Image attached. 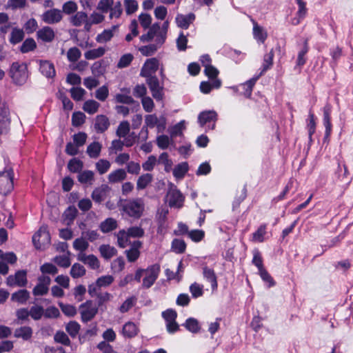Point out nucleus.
<instances>
[{
	"label": "nucleus",
	"mask_w": 353,
	"mask_h": 353,
	"mask_svg": "<svg viewBox=\"0 0 353 353\" xmlns=\"http://www.w3.org/2000/svg\"><path fill=\"white\" fill-rule=\"evenodd\" d=\"M120 206L121 210L129 216L135 219L140 218L145 210V203L141 198L128 200L125 203L121 204Z\"/></svg>",
	"instance_id": "f257e3e1"
},
{
	"label": "nucleus",
	"mask_w": 353,
	"mask_h": 353,
	"mask_svg": "<svg viewBox=\"0 0 353 353\" xmlns=\"http://www.w3.org/2000/svg\"><path fill=\"white\" fill-rule=\"evenodd\" d=\"M10 75L14 83L23 84L28 77L26 64L19 62L13 63L10 69Z\"/></svg>",
	"instance_id": "f03ea898"
},
{
	"label": "nucleus",
	"mask_w": 353,
	"mask_h": 353,
	"mask_svg": "<svg viewBox=\"0 0 353 353\" xmlns=\"http://www.w3.org/2000/svg\"><path fill=\"white\" fill-rule=\"evenodd\" d=\"M32 242L37 249H44L50 244V236L46 226H41L33 235Z\"/></svg>",
	"instance_id": "7ed1b4c3"
},
{
	"label": "nucleus",
	"mask_w": 353,
	"mask_h": 353,
	"mask_svg": "<svg viewBox=\"0 0 353 353\" xmlns=\"http://www.w3.org/2000/svg\"><path fill=\"white\" fill-rule=\"evenodd\" d=\"M13 188L12 170L9 169L0 172V193L7 194L12 190Z\"/></svg>",
	"instance_id": "20e7f679"
},
{
	"label": "nucleus",
	"mask_w": 353,
	"mask_h": 353,
	"mask_svg": "<svg viewBox=\"0 0 353 353\" xmlns=\"http://www.w3.org/2000/svg\"><path fill=\"white\" fill-rule=\"evenodd\" d=\"M162 316L166 322V330L173 334L179 330V325L176 321L177 313L172 309H168L162 312Z\"/></svg>",
	"instance_id": "39448f33"
},
{
	"label": "nucleus",
	"mask_w": 353,
	"mask_h": 353,
	"mask_svg": "<svg viewBox=\"0 0 353 353\" xmlns=\"http://www.w3.org/2000/svg\"><path fill=\"white\" fill-rule=\"evenodd\" d=\"M166 120L165 118L161 117L158 118L156 114H148L145 117L144 128H157L158 132H161L165 129Z\"/></svg>",
	"instance_id": "423d86ee"
},
{
	"label": "nucleus",
	"mask_w": 353,
	"mask_h": 353,
	"mask_svg": "<svg viewBox=\"0 0 353 353\" xmlns=\"http://www.w3.org/2000/svg\"><path fill=\"white\" fill-rule=\"evenodd\" d=\"M97 312L98 307L92 301H86L80 306V314L83 322L92 320Z\"/></svg>",
	"instance_id": "0eeeda50"
},
{
	"label": "nucleus",
	"mask_w": 353,
	"mask_h": 353,
	"mask_svg": "<svg viewBox=\"0 0 353 353\" xmlns=\"http://www.w3.org/2000/svg\"><path fill=\"white\" fill-rule=\"evenodd\" d=\"M160 272V266L159 265H153L145 270V276L143 280V286L148 288L151 287L157 279Z\"/></svg>",
	"instance_id": "6e6552de"
},
{
	"label": "nucleus",
	"mask_w": 353,
	"mask_h": 353,
	"mask_svg": "<svg viewBox=\"0 0 353 353\" xmlns=\"http://www.w3.org/2000/svg\"><path fill=\"white\" fill-rule=\"evenodd\" d=\"M159 67V61L156 58H150L145 61L141 70L140 75L143 77H154L153 74Z\"/></svg>",
	"instance_id": "1a4fd4ad"
},
{
	"label": "nucleus",
	"mask_w": 353,
	"mask_h": 353,
	"mask_svg": "<svg viewBox=\"0 0 353 353\" xmlns=\"http://www.w3.org/2000/svg\"><path fill=\"white\" fill-rule=\"evenodd\" d=\"M168 204L170 207L180 208L183 206L184 197L179 190L172 188L167 194Z\"/></svg>",
	"instance_id": "9d476101"
},
{
	"label": "nucleus",
	"mask_w": 353,
	"mask_h": 353,
	"mask_svg": "<svg viewBox=\"0 0 353 353\" xmlns=\"http://www.w3.org/2000/svg\"><path fill=\"white\" fill-rule=\"evenodd\" d=\"M217 119V114L214 110H207L201 112L199 115L198 120L201 126L208 124L210 129H213L215 125V121Z\"/></svg>",
	"instance_id": "9b49d317"
},
{
	"label": "nucleus",
	"mask_w": 353,
	"mask_h": 353,
	"mask_svg": "<svg viewBox=\"0 0 353 353\" xmlns=\"http://www.w3.org/2000/svg\"><path fill=\"white\" fill-rule=\"evenodd\" d=\"M62 11L59 9H50L46 10L41 15V19L48 24H54L62 20Z\"/></svg>",
	"instance_id": "f8f14e48"
},
{
	"label": "nucleus",
	"mask_w": 353,
	"mask_h": 353,
	"mask_svg": "<svg viewBox=\"0 0 353 353\" xmlns=\"http://www.w3.org/2000/svg\"><path fill=\"white\" fill-rule=\"evenodd\" d=\"M51 279L48 276H41L38 279V283L33 288L32 294L34 296H42L48 293Z\"/></svg>",
	"instance_id": "ddd939ff"
},
{
	"label": "nucleus",
	"mask_w": 353,
	"mask_h": 353,
	"mask_svg": "<svg viewBox=\"0 0 353 353\" xmlns=\"http://www.w3.org/2000/svg\"><path fill=\"white\" fill-rule=\"evenodd\" d=\"M26 272L19 270L14 275H10L7 278V285L9 286L23 287L27 284Z\"/></svg>",
	"instance_id": "4468645a"
},
{
	"label": "nucleus",
	"mask_w": 353,
	"mask_h": 353,
	"mask_svg": "<svg viewBox=\"0 0 353 353\" xmlns=\"http://www.w3.org/2000/svg\"><path fill=\"white\" fill-rule=\"evenodd\" d=\"M146 82L152 92L153 97L157 100H161L163 98V88L159 85V79L157 77H150L146 78Z\"/></svg>",
	"instance_id": "2eb2a0df"
},
{
	"label": "nucleus",
	"mask_w": 353,
	"mask_h": 353,
	"mask_svg": "<svg viewBox=\"0 0 353 353\" xmlns=\"http://www.w3.org/2000/svg\"><path fill=\"white\" fill-rule=\"evenodd\" d=\"M109 191L110 188L108 185H102L94 190L92 193V198L95 202L101 203L107 198Z\"/></svg>",
	"instance_id": "dca6fc26"
},
{
	"label": "nucleus",
	"mask_w": 353,
	"mask_h": 353,
	"mask_svg": "<svg viewBox=\"0 0 353 353\" xmlns=\"http://www.w3.org/2000/svg\"><path fill=\"white\" fill-rule=\"evenodd\" d=\"M78 259L89 265L93 270H97L100 266L99 259L93 254L86 255L85 253H79L78 254Z\"/></svg>",
	"instance_id": "f3484780"
},
{
	"label": "nucleus",
	"mask_w": 353,
	"mask_h": 353,
	"mask_svg": "<svg viewBox=\"0 0 353 353\" xmlns=\"http://www.w3.org/2000/svg\"><path fill=\"white\" fill-rule=\"evenodd\" d=\"M37 36L42 41L49 43L54 40L55 33L52 28L45 26L37 31Z\"/></svg>",
	"instance_id": "a211bd4d"
},
{
	"label": "nucleus",
	"mask_w": 353,
	"mask_h": 353,
	"mask_svg": "<svg viewBox=\"0 0 353 353\" xmlns=\"http://www.w3.org/2000/svg\"><path fill=\"white\" fill-rule=\"evenodd\" d=\"M30 298V292L26 290H19L12 294L11 301L19 305L26 304Z\"/></svg>",
	"instance_id": "6ab92c4d"
},
{
	"label": "nucleus",
	"mask_w": 353,
	"mask_h": 353,
	"mask_svg": "<svg viewBox=\"0 0 353 353\" xmlns=\"http://www.w3.org/2000/svg\"><path fill=\"white\" fill-rule=\"evenodd\" d=\"M39 70L40 72L46 77L52 78L55 75V69L53 63L48 61H39Z\"/></svg>",
	"instance_id": "aec40b11"
},
{
	"label": "nucleus",
	"mask_w": 353,
	"mask_h": 353,
	"mask_svg": "<svg viewBox=\"0 0 353 353\" xmlns=\"http://www.w3.org/2000/svg\"><path fill=\"white\" fill-rule=\"evenodd\" d=\"M195 19L194 14L190 13L187 15L178 14L176 17V22L179 27L187 29L190 23H192Z\"/></svg>",
	"instance_id": "412c9836"
},
{
	"label": "nucleus",
	"mask_w": 353,
	"mask_h": 353,
	"mask_svg": "<svg viewBox=\"0 0 353 353\" xmlns=\"http://www.w3.org/2000/svg\"><path fill=\"white\" fill-rule=\"evenodd\" d=\"M139 332L138 326L133 322H128L124 324L122 333L125 337L132 338L137 335Z\"/></svg>",
	"instance_id": "4be33fe9"
},
{
	"label": "nucleus",
	"mask_w": 353,
	"mask_h": 353,
	"mask_svg": "<svg viewBox=\"0 0 353 353\" xmlns=\"http://www.w3.org/2000/svg\"><path fill=\"white\" fill-rule=\"evenodd\" d=\"M117 30V26H112L110 29L105 30L97 35L96 41L101 43H106L111 40Z\"/></svg>",
	"instance_id": "5701e85b"
},
{
	"label": "nucleus",
	"mask_w": 353,
	"mask_h": 353,
	"mask_svg": "<svg viewBox=\"0 0 353 353\" xmlns=\"http://www.w3.org/2000/svg\"><path fill=\"white\" fill-rule=\"evenodd\" d=\"M203 274L204 278L211 284L212 290L215 291L217 289V280L216 274L213 270L207 267L203 268Z\"/></svg>",
	"instance_id": "b1692460"
},
{
	"label": "nucleus",
	"mask_w": 353,
	"mask_h": 353,
	"mask_svg": "<svg viewBox=\"0 0 353 353\" xmlns=\"http://www.w3.org/2000/svg\"><path fill=\"white\" fill-rule=\"evenodd\" d=\"M10 123V110L8 107L3 105L0 109V128L6 129Z\"/></svg>",
	"instance_id": "393cba45"
},
{
	"label": "nucleus",
	"mask_w": 353,
	"mask_h": 353,
	"mask_svg": "<svg viewBox=\"0 0 353 353\" xmlns=\"http://www.w3.org/2000/svg\"><path fill=\"white\" fill-rule=\"evenodd\" d=\"M110 125L108 119L104 115H99L95 119V128L98 132H103L105 131Z\"/></svg>",
	"instance_id": "a878e982"
},
{
	"label": "nucleus",
	"mask_w": 353,
	"mask_h": 353,
	"mask_svg": "<svg viewBox=\"0 0 353 353\" xmlns=\"http://www.w3.org/2000/svg\"><path fill=\"white\" fill-rule=\"evenodd\" d=\"M71 23L75 26H80L82 24H85V28L88 29V16L85 12H79L71 18Z\"/></svg>",
	"instance_id": "bb28decb"
},
{
	"label": "nucleus",
	"mask_w": 353,
	"mask_h": 353,
	"mask_svg": "<svg viewBox=\"0 0 353 353\" xmlns=\"http://www.w3.org/2000/svg\"><path fill=\"white\" fill-rule=\"evenodd\" d=\"M221 85V81L219 79H214L210 83L208 81H203L200 85V90L204 94H208L212 90V88H219Z\"/></svg>",
	"instance_id": "cd10ccee"
},
{
	"label": "nucleus",
	"mask_w": 353,
	"mask_h": 353,
	"mask_svg": "<svg viewBox=\"0 0 353 353\" xmlns=\"http://www.w3.org/2000/svg\"><path fill=\"white\" fill-rule=\"evenodd\" d=\"M163 44H159V40L156 39V43L150 44L139 48V50L143 56L152 55Z\"/></svg>",
	"instance_id": "c85d7f7f"
},
{
	"label": "nucleus",
	"mask_w": 353,
	"mask_h": 353,
	"mask_svg": "<svg viewBox=\"0 0 353 353\" xmlns=\"http://www.w3.org/2000/svg\"><path fill=\"white\" fill-rule=\"evenodd\" d=\"M127 176L126 172L123 169H118L112 172L108 175V181L110 183H118L124 180Z\"/></svg>",
	"instance_id": "c756f323"
},
{
	"label": "nucleus",
	"mask_w": 353,
	"mask_h": 353,
	"mask_svg": "<svg viewBox=\"0 0 353 353\" xmlns=\"http://www.w3.org/2000/svg\"><path fill=\"white\" fill-rule=\"evenodd\" d=\"M101 148V144L99 142L94 141L88 146L87 154L90 158L96 159L100 155Z\"/></svg>",
	"instance_id": "7c9ffc66"
},
{
	"label": "nucleus",
	"mask_w": 353,
	"mask_h": 353,
	"mask_svg": "<svg viewBox=\"0 0 353 353\" xmlns=\"http://www.w3.org/2000/svg\"><path fill=\"white\" fill-rule=\"evenodd\" d=\"M160 30V26L159 23H154L149 29L147 34L141 35L140 39L143 42H147L152 40L154 37L157 38V32Z\"/></svg>",
	"instance_id": "2f4dec72"
},
{
	"label": "nucleus",
	"mask_w": 353,
	"mask_h": 353,
	"mask_svg": "<svg viewBox=\"0 0 353 353\" xmlns=\"http://www.w3.org/2000/svg\"><path fill=\"white\" fill-rule=\"evenodd\" d=\"M188 170V165L183 162L176 165L173 170V175L176 179H181L184 177Z\"/></svg>",
	"instance_id": "473e14b6"
},
{
	"label": "nucleus",
	"mask_w": 353,
	"mask_h": 353,
	"mask_svg": "<svg viewBox=\"0 0 353 353\" xmlns=\"http://www.w3.org/2000/svg\"><path fill=\"white\" fill-rule=\"evenodd\" d=\"M99 250L101 255L105 259H110L117 254V250L110 245H102Z\"/></svg>",
	"instance_id": "72a5a7b5"
},
{
	"label": "nucleus",
	"mask_w": 353,
	"mask_h": 353,
	"mask_svg": "<svg viewBox=\"0 0 353 353\" xmlns=\"http://www.w3.org/2000/svg\"><path fill=\"white\" fill-rule=\"evenodd\" d=\"M153 176L151 174H143L141 175L137 179V189H145L152 181Z\"/></svg>",
	"instance_id": "f704fd0d"
},
{
	"label": "nucleus",
	"mask_w": 353,
	"mask_h": 353,
	"mask_svg": "<svg viewBox=\"0 0 353 353\" xmlns=\"http://www.w3.org/2000/svg\"><path fill=\"white\" fill-rule=\"evenodd\" d=\"M94 172L91 170H84L79 172L78 180L81 183L92 185L94 181Z\"/></svg>",
	"instance_id": "c9c22d12"
},
{
	"label": "nucleus",
	"mask_w": 353,
	"mask_h": 353,
	"mask_svg": "<svg viewBox=\"0 0 353 353\" xmlns=\"http://www.w3.org/2000/svg\"><path fill=\"white\" fill-rule=\"evenodd\" d=\"M253 35L258 41L263 43L267 38V32L256 22H253Z\"/></svg>",
	"instance_id": "e433bc0d"
},
{
	"label": "nucleus",
	"mask_w": 353,
	"mask_h": 353,
	"mask_svg": "<svg viewBox=\"0 0 353 353\" xmlns=\"http://www.w3.org/2000/svg\"><path fill=\"white\" fill-rule=\"evenodd\" d=\"M105 52V49L103 47L92 49L88 50L84 53V57L86 59L92 60L102 57Z\"/></svg>",
	"instance_id": "4c0bfd02"
},
{
	"label": "nucleus",
	"mask_w": 353,
	"mask_h": 353,
	"mask_svg": "<svg viewBox=\"0 0 353 353\" xmlns=\"http://www.w3.org/2000/svg\"><path fill=\"white\" fill-rule=\"evenodd\" d=\"M117 226V221L112 218H108L100 224V229L103 232L106 233L114 230Z\"/></svg>",
	"instance_id": "58836bf2"
},
{
	"label": "nucleus",
	"mask_w": 353,
	"mask_h": 353,
	"mask_svg": "<svg viewBox=\"0 0 353 353\" xmlns=\"http://www.w3.org/2000/svg\"><path fill=\"white\" fill-rule=\"evenodd\" d=\"M259 77L252 78L247 81L245 83L241 85V87L243 90V94L246 97H250L252 92L253 87L254 86Z\"/></svg>",
	"instance_id": "ea45409f"
},
{
	"label": "nucleus",
	"mask_w": 353,
	"mask_h": 353,
	"mask_svg": "<svg viewBox=\"0 0 353 353\" xmlns=\"http://www.w3.org/2000/svg\"><path fill=\"white\" fill-rule=\"evenodd\" d=\"M32 334V330L31 327L24 326L17 329L14 332L16 337L22 338L24 340H28L31 338Z\"/></svg>",
	"instance_id": "a19ab883"
},
{
	"label": "nucleus",
	"mask_w": 353,
	"mask_h": 353,
	"mask_svg": "<svg viewBox=\"0 0 353 353\" xmlns=\"http://www.w3.org/2000/svg\"><path fill=\"white\" fill-rule=\"evenodd\" d=\"M299 10L297 12V17L294 18L292 21V23L294 26L298 25L301 20L303 19L306 14L305 3L304 1H298Z\"/></svg>",
	"instance_id": "79ce46f5"
},
{
	"label": "nucleus",
	"mask_w": 353,
	"mask_h": 353,
	"mask_svg": "<svg viewBox=\"0 0 353 353\" xmlns=\"http://www.w3.org/2000/svg\"><path fill=\"white\" fill-rule=\"evenodd\" d=\"M99 105V103L94 100H88L84 103L83 109L88 114H93L98 111Z\"/></svg>",
	"instance_id": "37998d69"
},
{
	"label": "nucleus",
	"mask_w": 353,
	"mask_h": 353,
	"mask_svg": "<svg viewBox=\"0 0 353 353\" xmlns=\"http://www.w3.org/2000/svg\"><path fill=\"white\" fill-rule=\"evenodd\" d=\"M183 325L188 331L192 333H197L200 330L199 321L194 318L188 319Z\"/></svg>",
	"instance_id": "c03bdc74"
},
{
	"label": "nucleus",
	"mask_w": 353,
	"mask_h": 353,
	"mask_svg": "<svg viewBox=\"0 0 353 353\" xmlns=\"http://www.w3.org/2000/svg\"><path fill=\"white\" fill-rule=\"evenodd\" d=\"M274 52L272 50L264 56L263 63L262 65V70L260 75L263 74L268 70L271 68L273 64Z\"/></svg>",
	"instance_id": "a18cd8bd"
},
{
	"label": "nucleus",
	"mask_w": 353,
	"mask_h": 353,
	"mask_svg": "<svg viewBox=\"0 0 353 353\" xmlns=\"http://www.w3.org/2000/svg\"><path fill=\"white\" fill-rule=\"evenodd\" d=\"M88 246V241L83 237L76 239L73 242V248L79 253H84Z\"/></svg>",
	"instance_id": "49530a36"
},
{
	"label": "nucleus",
	"mask_w": 353,
	"mask_h": 353,
	"mask_svg": "<svg viewBox=\"0 0 353 353\" xmlns=\"http://www.w3.org/2000/svg\"><path fill=\"white\" fill-rule=\"evenodd\" d=\"M266 234V225H261L258 230L252 234V241L254 242L261 243L265 239V235Z\"/></svg>",
	"instance_id": "de8ad7c7"
},
{
	"label": "nucleus",
	"mask_w": 353,
	"mask_h": 353,
	"mask_svg": "<svg viewBox=\"0 0 353 353\" xmlns=\"http://www.w3.org/2000/svg\"><path fill=\"white\" fill-rule=\"evenodd\" d=\"M130 123L127 121H122L119 123L116 131L117 136L119 138H124L130 132Z\"/></svg>",
	"instance_id": "09e8293b"
},
{
	"label": "nucleus",
	"mask_w": 353,
	"mask_h": 353,
	"mask_svg": "<svg viewBox=\"0 0 353 353\" xmlns=\"http://www.w3.org/2000/svg\"><path fill=\"white\" fill-rule=\"evenodd\" d=\"M30 316L34 320H39L44 316V309L42 306L35 305L30 309Z\"/></svg>",
	"instance_id": "8fccbe9b"
},
{
	"label": "nucleus",
	"mask_w": 353,
	"mask_h": 353,
	"mask_svg": "<svg viewBox=\"0 0 353 353\" xmlns=\"http://www.w3.org/2000/svg\"><path fill=\"white\" fill-rule=\"evenodd\" d=\"M158 163L163 164L165 167L166 172H170L172 167V161L169 158V155L167 152H163L158 159Z\"/></svg>",
	"instance_id": "3c124183"
},
{
	"label": "nucleus",
	"mask_w": 353,
	"mask_h": 353,
	"mask_svg": "<svg viewBox=\"0 0 353 353\" xmlns=\"http://www.w3.org/2000/svg\"><path fill=\"white\" fill-rule=\"evenodd\" d=\"M117 242L118 245L121 248H125L129 244V237H130L125 230H120L117 234Z\"/></svg>",
	"instance_id": "603ef678"
},
{
	"label": "nucleus",
	"mask_w": 353,
	"mask_h": 353,
	"mask_svg": "<svg viewBox=\"0 0 353 353\" xmlns=\"http://www.w3.org/2000/svg\"><path fill=\"white\" fill-rule=\"evenodd\" d=\"M186 248V244L183 240L175 239L172 242V250L176 253H183Z\"/></svg>",
	"instance_id": "864d4df0"
},
{
	"label": "nucleus",
	"mask_w": 353,
	"mask_h": 353,
	"mask_svg": "<svg viewBox=\"0 0 353 353\" xmlns=\"http://www.w3.org/2000/svg\"><path fill=\"white\" fill-rule=\"evenodd\" d=\"M80 327L77 321H72L66 325L65 330L72 337H75L79 334Z\"/></svg>",
	"instance_id": "5fc2aeb1"
},
{
	"label": "nucleus",
	"mask_w": 353,
	"mask_h": 353,
	"mask_svg": "<svg viewBox=\"0 0 353 353\" xmlns=\"http://www.w3.org/2000/svg\"><path fill=\"white\" fill-rule=\"evenodd\" d=\"M85 274V268L79 264L74 263L70 270V275L73 278H79L83 276Z\"/></svg>",
	"instance_id": "6e6d98bb"
},
{
	"label": "nucleus",
	"mask_w": 353,
	"mask_h": 353,
	"mask_svg": "<svg viewBox=\"0 0 353 353\" xmlns=\"http://www.w3.org/2000/svg\"><path fill=\"white\" fill-rule=\"evenodd\" d=\"M83 162L76 158L71 159L68 164V168L72 172H77L81 171L83 168Z\"/></svg>",
	"instance_id": "4d7b16f0"
},
{
	"label": "nucleus",
	"mask_w": 353,
	"mask_h": 353,
	"mask_svg": "<svg viewBox=\"0 0 353 353\" xmlns=\"http://www.w3.org/2000/svg\"><path fill=\"white\" fill-rule=\"evenodd\" d=\"M110 162L106 159H100L96 163V169L100 174L107 172L110 168Z\"/></svg>",
	"instance_id": "13d9d810"
},
{
	"label": "nucleus",
	"mask_w": 353,
	"mask_h": 353,
	"mask_svg": "<svg viewBox=\"0 0 353 353\" xmlns=\"http://www.w3.org/2000/svg\"><path fill=\"white\" fill-rule=\"evenodd\" d=\"M98 288H105L110 285L114 281V277L111 275L101 276L97 279Z\"/></svg>",
	"instance_id": "bf43d9fd"
},
{
	"label": "nucleus",
	"mask_w": 353,
	"mask_h": 353,
	"mask_svg": "<svg viewBox=\"0 0 353 353\" xmlns=\"http://www.w3.org/2000/svg\"><path fill=\"white\" fill-rule=\"evenodd\" d=\"M185 129V122L181 121L172 126L170 130V134L172 138L180 136L182 134L183 130Z\"/></svg>",
	"instance_id": "052dcab7"
},
{
	"label": "nucleus",
	"mask_w": 353,
	"mask_h": 353,
	"mask_svg": "<svg viewBox=\"0 0 353 353\" xmlns=\"http://www.w3.org/2000/svg\"><path fill=\"white\" fill-rule=\"evenodd\" d=\"M137 247H133L129 250L126 251L128 260L130 262L135 261L140 255V252L139 251V248L141 246V243L137 242Z\"/></svg>",
	"instance_id": "680f3d73"
},
{
	"label": "nucleus",
	"mask_w": 353,
	"mask_h": 353,
	"mask_svg": "<svg viewBox=\"0 0 353 353\" xmlns=\"http://www.w3.org/2000/svg\"><path fill=\"white\" fill-rule=\"evenodd\" d=\"M169 27L168 21H165L160 30L157 32V39L159 40V44H163L166 39V34Z\"/></svg>",
	"instance_id": "e2e57ef3"
},
{
	"label": "nucleus",
	"mask_w": 353,
	"mask_h": 353,
	"mask_svg": "<svg viewBox=\"0 0 353 353\" xmlns=\"http://www.w3.org/2000/svg\"><path fill=\"white\" fill-rule=\"evenodd\" d=\"M190 292L193 298H198L203 296V285L197 283H194L190 286Z\"/></svg>",
	"instance_id": "0e129e2a"
},
{
	"label": "nucleus",
	"mask_w": 353,
	"mask_h": 353,
	"mask_svg": "<svg viewBox=\"0 0 353 353\" xmlns=\"http://www.w3.org/2000/svg\"><path fill=\"white\" fill-rule=\"evenodd\" d=\"M24 37L23 31L21 29L14 28L11 32L10 41L12 43L16 44L22 41Z\"/></svg>",
	"instance_id": "69168bd1"
},
{
	"label": "nucleus",
	"mask_w": 353,
	"mask_h": 353,
	"mask_svg": "<svg viewBox=\"0 0 353 353\" xmlns=\"http://www.w3.org/2000/svg\"><path fill=\"white\" fill-rule=\"evenodd\" d=\"M172 143V139L167 135H160L157 138V145L161 150L167 149Z\"/></svg>",
	"instance_id": "338daca9"
},
{
	"label": "nucleus",
	"mask_w": 353,
	"mask_h": 353,
	"mask_svg": "<svg viewBox=\"0 0 353 353\" xmlns=\"http://www.w3.org/2000/svg\"><path fill=\"white\" fill-rule=\"evenodd\" d=\"M81 56V52L76 47L71 48L67 52V58L70 62L77 61Z\"/></svg>",
	"instance_id": "774afa93"
}]
</instances>
